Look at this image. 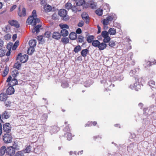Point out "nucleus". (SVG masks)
Here are the masks:
<instances>
[{"mask_svg": "<svg viewBox=\"0 0 156 156\" xmlns=\"http://www.w3.org/2000/svg\"><path fill=\"white\" fill-rule=\"evenodd\" d=\"M117 18V16L115 13L110 14L108 16L102 20V23L105 27H107V25L112 22L113 20H115Z\"/></svg>", "mask_w": 156, "mask_h": 156, "instance_id": "f257e3e1", "label": "nucleus"}, {"mask_svg": "<svg viewBox=\"0 0 156 156\" xmlns=\"http://www.w3.org/2000/svg\"><path fill=\"white\" fill-rule=\"evenodd\" d=\"M65 8L68 10L71 9L73 12H76L77 11H80V10L76 7L75 3H74L73 5H72L71 3L67 2L65 4Z\"/></svg>", "mask_w": 156, "mask_h": 156, "instance_id": "f03ea898", "label": "nucleus"}, {"mask_svg": "<svg viewBox=\"0 0 156 156\" xmlns=\"http://www.w3.org/2000/svg\"><path fill=\"white\" fill-rule=\"evenodd\" d=\"M136 80V82L133 84H131L129 86L130 88L136 91H138L140 89L141 85L139 84V83L138 82L139 80H141V79L139 78L136 79V78L135 79Z\"/></svg>", "mask_w": 156, "mask_h": 156, "instance_id": "7ed1b4c3", "label": "nucleus"}, {"mask_svg": "<svg viewBox=\"0 0 156 156\" xmlns=\"http://www.w3.org/2000/svg\"><path fill=\"white\" fill-rule=\"evenodd\" d=\"M22 55L21 53L19 54L16 57V60H19L20 62L24 63L27 61L28 57L27 55L25 54L23 55Z\"/></svg>", "mask_w": 156, "mask_h": 156, "instance_id": "20e7f679", "label": "nucleus"}, {"mask_svg": "<svg viewBox=\"0 0 156 156\" xmlns=\"http://www.w3.org/2000/svg\"><path fill=\"white\" fill-rule=\"evenodd\" d=\"M67 11L64 9H61L58 11V14L61 17L63 18V20H68V17L67 15Z\"/></svg>", "mask_w": 156, "mask_h": 156, "instance_id": "39448f33", "label": "nucleus"}, {"mask_svg": "<svg viewBox=\"0 0 156 156\" xmlns=\"http://www.w3.org/2000/svg\"><path fill=\"white\" fill-rule=\"evenodd\" d=\"M3 140L6 143H9L12 141V137L11 134L9 133L5 134L3 136Z\"/></svg>", "mask_w": 156, "mask_h": 156, "instance_id": "423d86ee", "label": "nucleus"}, {"mask_svg": "<svg viewBox=\"0 0 156 156\" xmlns=\"http://www.w3.org/2000/svg\"><path fill=\"white\" fill-rule=\"evenodd\" d=\"M109 33L106 31H104L102 32L101 36L104 38L103 41L104 42H108L111 39L110 37L108 36Z\"/></svg>", "mask_w": 156, "mask_h": 156, "instance_id": "0eeeda50", "label": "nucleus"}, {"mask_svg": "<svg viewBox=\"0 0 156 156\" xmlns=\"http://www.w3.org/2000/svg\"><path fill=\"white\" fill-rule=\"evenodd\" d=\"M15 153V149L12 147H9L6 149V154L10 155L13 156Z\"/></svg>", "mask_w": 156, "mask_h": 156, "instance_id": "6e6552de", "label": "nucleus"}, {"mask_svg": "<svg viewBox=\"0 0 156 156\" xmlns=\"http://www.w3.org/2000/svg\"><path fill=\"white\" fill-rule=\"evenodd\" d=\"M11 129V127L10 126V123H6L3 125V130L6 132L9 133L10 132Z\"/></svg>", "mask_w": 156, "mask_h": 156, "instance_id": "1a4fd4ad", "label": "nucleus"}, {"mask_svg": "<svg viewBox=\"0 0 156 156\" xmlns=\"http://www.w3.org/2000/svg\"><path fill=\"white\" fill-rule=\"evenodd\" d=\"M21 5L19 7V11L18 12V15L20 17L24 16L26 15V10L25 8L23 7L22 8V11H21L20 8Z\"/></svg>", "mask_w": 156, "mask_h": 156, "instance_id": "9d476101", "label": "nucleus"}, {"mask_svg": "<svg viewBox=\"0 0 156 156\" xmlns=\"http://www.w3.org/2000/svg\"><path fill=\"white\" fill-rule=\"evenodd\" d=\"M9 25L12 26H14L16 28H19L20 27V25L18 22L16 20H12L9 21Z\"/></svg>", "mask_w": 156, "mask_h": 156, "instance_id": "9b49d317", "label": "nucleus"}, {"mask_svg": "<svg viewBox=\"0 0 156 156\" xmlns=\"http://www.w3.org/2000/svg\"><path fill=\"white\" fill-rule=\"evenodd\" d=\"M84 2L85 1L84 0H76V3L75 4V6L78 9L80 10V11L81 9L80 8V6L82 5Z\"/></svg>", "mask_w": 156, "mask_h": 156, "instance_id": "f8f14e48", "label": "nucleus"}, {"mask_svg": "<svg viewBox=\"0 0 156 156\" xmlns=\"http://www.w3.org/2000/svg\"><path fill=\"white\" fill-rule=\"evenodd\" d=\"M81 16L82 19L85 20L86 23L87 24L88 23L89 19L88 14L86 13L83 12L81 15Z\"/></svg>", "mask_w": 156, "mask_h": 156, "instance_id": "ddd939ff", "label": "nucleus"}, {"mask_svg": "<svg viewBox=\"0 0 156 156\" xmlns=\"http://www.w3.org/2000/svg\"><path fill=\"white\" fill-rule=\"evenodd\" d=\"M139 71L138 68H135L130 71L129 73V74L131 76H134L138 73Z\"/></svg>", "mask_w": 156, "mask_h": 156, "instance_id": "4468645a", "label": "nucleus"}, {"mask_svg": "<svg viewBox=\"0 0 156 156\" xmlns=\"http://www.w3.org/2000/svg\"><path fill=\"white\" fill-rule=\"evenodd\" d=\"M61 36V34L58 32H53L52 35V37L57 40L59 39L60 38Z\"/></svg>", "mask_w": 156, "mask_h": 156, "instance_id": "2eb2a0df", "label": "nucleus"}, {"mask_svg": "<svg viewBox=\"0 0 156 156\" xmlns=\"http://www.w3.org/2000/svg\"><path fill=\"white\" fill-rule=\"evenodd\" d=\"M9 113L6 111H5L2 114V117L3 119H7L10 117Z\"/></svg>", "mask_w": 156, "mask_h": 156, "instance_id": "dca6fc26", "label": "nucleus"}, {"mask_svg": "<svg viewBox=\"0 0 156 156\" xmlns=\"http://www.w3.org/2000/svg\"><path fill=\"white\" fill-rule=\"evenodd\" d=\"M14 92V88L12 86H9L6 90V93L8 95H11L13 94Z\"/></svg>", "mask_w": 156, "mask_h": 156, "instance_id": "f3484780", "label": "nucleus"}, {"mask_svg": "<svg viewBox=\"0 0 156 156\" xmlns=\"http://www.w3.org/2000/svg\"><path fill=\"white\" fill-rule=\"evenodd\" d=\"M59 128L56 126H54L51 128L50 133L51 134L57 133L59 130Z\"/></svg>", "mask_w": 156, "mask_h": 156, "instance_id": "a211bd4d", "label": "nucleus"}, {"mask_svg": "<svg viewBox=\"0 0 156 156\" xmlns=\"http://www.w3.org/2000/svg\"><path fill=\"white\" fill-rule=\"evenodd\" d=\"M37 42L36 40L33 39L29 41V44L30 47L34 48L36 45Z\"/></svg>", "mask_w": 156, "mask_h": 156, "instance_id": "6ab92c4d", "label": "nucleus"}, {"mask_svg": "<svg viewBox=\"0 0 156 156\" xmlns=\"http://www.w3.org/2000/svg\"><path fill=\"white\" fill-rule=\"evenodd\" d=\"M18 82L17 80L15 79V78L12 79L9 83V86H13L17 84Z\"/></svg>", "mask_w": 156, "mask_h": 156, "instance_id": "aec40b11", "label": "nucleus"}, {"mask_svg": "<svg viewBox=\"0 0 156 156\" xmlns=\"http://www.w3.org/2000/svg\"><path fill=\"white\" fill-rule=\"evenodd\" d=\"M105 42H102L100 43V44L98 46L99 49L100 50H102L105 48L107 46V45L105 43Z\"/></svg>", "mask_w": 156, "mask_h": 156, "instance_id": "412c9836", "label": "nucleus"}, {"mask_svg": "<svg viewBox=\"0 0 156 156\" xmlns=\"http://www.w3.org/2000/svg\"><path fill=\"white\" fill-rule=\"evenodd\" d=\"M77 35L76 33L74 32H71L69 35V38L72 40H74L77 38Z\"/></svg>", "mask_w": 156, "mask_h": 156, "instance_id": "4be33fe9", "label": "nucleus"}, {"mask_svg": "<svg viewBox=\"0 0 156 156\" xmlns=\"http://www.w3.org/2000/svg\"><path fill=\"white\" fill-rule=\"evenodd\" d=\"M7 95L4 93H2L0 94V100L2 101H5L7 98Z\"/></svg>", "mask_w": 156, "mask_h": 156, "instance_id": "5701e85b", "label": "nucleus"}, {"mask_svg": "<svg viewBox=\"0 0 156 156\" xmlns=\"http://www.w3.org/2000/svg\"><path fill=\"white\" fill-rule=\"evenodd\" d=\"M41 27V25H38L35 27L32 30V32L34 33L35 32L37 33H38L40 30V28Z\"/></svg>", "mask_w": 156, "mask_h": 156, "instance_id": "b1692460", "label": "nucleus"}, {"mask_svg": "<svg viewBox=\"0 0 156 156\" xmlns=\"http://www.w3.org/2000/svg\"><path fill=\"white\" fill-rule=\"evenodd\" d=\"M61 35L63 37H66L68 36L69 34L68 31L66 29H62L60 32Z\"/></svg>", "mask_w": 156, "mask_h": 156, "instance_id": "393cba45", "label": "nucleus"}, {"mask_svg": "<svg viewBox=\"0 0 156 156\" xmlns=\"http://www.w3.org/2000/svg\"><path fill=\"white\" fill-rule=\"evenodd\" d=\"M10 26L9 25H8L6 26L5 27L2 29V30L5 33H8L10 31Z\"/></svg>", "mask_w": 156, "mask_h": 156, "instance_id": "a878e982", "label": "nucleus"}, {"mask_svg": "<svg viewBox=\"0 0 156 156\" xmlns=\"http://www.w3.org/2000/svg\"><path fill=\"white\" fill-rule=\"evenodd\" d=\"M6 147L5 146H3L0 149V156H3L5 153H6Z\"/></svg>", "mask_w": 156, "mask_h": 156, "instance_id": "bb28decb", "label": "nucleus"}, {"mask_svg": "<svg viewBox=\"0 0 156 156\" xmlns=\"http://www.w3.org/2000/svg\"><path fill=\"white\" fill-rule=\"evenodd\" d=\"M89 52V51L87 49H83L81 52V55L83 57H85Z\"/></svg>", "mask_w": 156, "mask_h": 156, "instance_id": "cd10ccee", "label": "nucleus"}, {"mask_svg": "<svg viewBox=\"0 0 156 156\" xmlns=\"http://www.w3.org/2000/svg\"><path fill=\"white\" fill-rule=\"evenodd\" d=\"M48 115L47 114H44L41 118V120L42 123L45 122L47 120L48 118Z\"/></svg>", "mask_w": 156, "mask_h": 156, "instance_id": "c85d7f7f", "label": "nucleus"}, {"mask_svg": "<svg viewBox=\"0 0 156 156\" xmlns=\"http://www.w3.org/2000/svg\"><path fill=\"white\" fill-rule=\"evenodd\" d=\"M12 43H10L8 44L7 48L9 50L7 52L6 54V55L7 56H9L10 54V50L11 48V46H12Z\"/></svg>", "mask_w": 156, "mask_h": 156, "instance_id": "c756f323", "label": "nucleus"}, {"mask_svg": "<svg viewBox=\"0 0 156 156\" xmlns=\"http://www.w3.org/2000/svg\"><path fill=\"white\" fill-rule=\"evenodd\" d=\"M94 38V36L93 35H89L87 38V41L89 43L92 42Z\"/></svg>", "mask_w": 156, "mask_h": 156, "instance_id": "7c9ffc66", "label": "nucleus"}, {"mask_svg": "<svg viewBox=\"0 0 156 156\" xmlns=\"http://www.w3.org/2000/svg\"><path fill=\"white\" fill-rule=\"evenodd\" d=\"M108 32L111 35H114L115 34L116 31L115 29L111 28L109 29Z\"/></svg>", "mask_w": 156, "mask_h": 156, "instance_id": "2f4dec72", "label": "nucleus"}, {"mask_svg": "<svg viewBox=\"0 0 156 156\" xmlns=\"http://www.w3.org/2000/svg\"><path fill=\"white\" fill-rule=\"evenodd\" d=\"M40 20L39 19L37 18H34L32 20V25L35 26L37 23H39L40 22Z\"/></svg>", "mask_w": 156, "mask_h": 156, "instance_id": "473e14b6", "label": "nucleus"}, {"mask_svg": "<svg viewBox=\"0 0 156 156\" xmlns=\"http://www.w3.org/2000/svg\"><path fill=\"white\" fill-rule=\"evenodd\" d=\"M103 10H106V12H109L110 10L109 5L107 4H104L103 5Z\"/></svg>", "mask_w": 156, "mask_h": 156, "instance_id": "72a5a7b5", "label": "nucleus"}, {"mask_svg": "<svg viewBox=\"0 0 156 156\" xmlns=\"http://www.w3.org/2000/svg\"><path fill=\"white\" fill-rule=\"evenodd\" d=\"M31 147L30 146H27L26 148L23 150L21 151L23 153H28L30 152L31 151Z\"/></svg>", "mask_w": 156, "mask_h": 156, "instance_id": "f704fd0d", "label": "nucleus"}, {"mask_svg": "<svg viewBox=\"0 0 156 156\" xmlns=\"http://www.w3.org/2000/svg\"><path fill=\"white\" fill-rule=\"evenodd\" d=\"M44 9L46 12H48L51 10L52 7L48 5L47 6H45L44 7Z\"/></svg>", "mask_w": 156, "mask_h": 156, "instance_id": "c9c22d12", "label": "nucleus"}, {"mask_svg": "<svg viewBox=\"0 0 156 156\" xmlns=\"http://www.w3.org/2000/svg\"><path fill=\"white\" fill-rule=\"evenodd\" d=\"M35 51L34 48L30 47L28 48L27 50V53L29 55H32Z\"/></svg>", "mask_w": 156, "mask_h": 156, "instance_id": "e433bc0d", "label": "nucleus"}, {"mask_svg": "<svg viewBox=\"0 0 156 156\" xmlns=\"http://www.w3.org/2000/svg\"><path fill=\"white\" fill-rule=\"evenodd\" d=\"M100 42L98 40L93 41L92 42V45L94 47H98Z\"/></svg>", "mask_w": 156, "mask_h": 156, "instance_id": "4c0bfd02", "label": "nucleus"}, {"mask_svg": "<svg viewBox=\"0 0 156 156\" xmlns=\"http://www.w3.org/2000/svg\"><path fill=\"white\" fill-rule=\"evenodd\" d=\"M15 150H19L20 149V147L19 145H18L17 143L14 142V144H13L12 146H11Z\"/></svg>", "mask_w": 156, "mask_h": 156, "instance_id": "58836bf2", "label": "nucleus"}, {"mask_svg": "<svg viewBox=\"0 0 156 156\" xmlns=\"http://www.w3.org/2000/svg\"><path fill=\"white\" fill-rule=\"evenodd\" d=\"M65 132V136H66L68 133L70 132V129L68 126H66V127L63 129Z\"/></svg>", "mask_w": 156, "mask_h": 156, "instance_id": "ea45409f", "label": "nucleus"}, {"mask_svg": "<svg viewBox=\"0 0 156 156\" xmlns=\"http://www.w3.org/2000/svg\"><path fill=\"white\" fill-rule=\"evenodd\" d=\"M21 67V64L19 62H17L16 63L14 66V68H16L18 70L20 69Z\"/></svg>", "mask_w": 156, "mask_h": 156, "instance_id": "a19ab883", "label": "nucleus"}, {"mask_svg": "<svg viewBox=\"0 0 156 156\" xmlns=\"http://www.w3.org/2000/svg\"><path fill=\"white\" fill-rule=\"evenodd\" d=\"M9 69L6 67H5L2 73V76L4 77L5 76L8 74L9 72Z\"/></svg>", "mask_w": 156, "mask_h": 156, "instance_id": "79ce46f5", "label": "nucleus"}, {"mask_svg": "<svg viewBox=\"0 0 156 156\" xmlns=\"http://www.w3.org/2000/svg\"><path fill=\"white\" fill-rule=\"evenodd\" d=\"M19 73L18 70L16 69L14 70L12 72V75L14 78L16 77Z\"/></svg>", "mask_w": 156, "mask_h": 156, "instance_id": "37998d69", "label": "nucleus"}, {"mask_svg": "<svg viewBox=\"0 0 156 156\" xmlns=\"http://www.w3.org/2000/svg\"><path fill=\"white\" fill-rule=\"evenodd\" d=\"M78 41L79 42L82 43L84 41V37L83 36L80 35H79L77 38Z\"/></svg>", "mask_w": 156, "mask_h": 156, "instance_id": "c03bdc74", "label": "nucleus"}, {"mask_svg": "<svg viewBox=\"0 0 156 156\" xmlns=\"http://www.w3.org/2000/svg\"><path fill=\"white\" fill-rule=\"evenodd\" d=\"M61 41L65 44H67L69 42V40L67 37H63L61 39Z\"/></svg>", "mask_w": 156, "mask_h": 156, "instance_id": "a18cd8bd", "label": "nucleus"}, {"mask_svg": "<svg viewBox=\"0 0 156 156\" xmlns=\"http://www.w3.org/2000/svg\"><path fill=\"white\" fill-rule=\"evenodd\" d=\"M33 17H31V16L28 18L27 21V23L28 24L30 25L31 24L32 25V20H33Z\"/></svg>", "mask_w": 156, "mask_h": 156, "instance_id": "49530a36", "label": "nucleus"}, {"mask_svg": "<svg viewBox=\"0 0 156 156\" xmlns=\"http://www.w3.org/2000/svg\"><path fill=\"white\" fill-rule=\"evenodd\" d=\"M5 50L3 48L0 49V57H2L4 56L5 53Z\"/></svg>", "mask_w": 156, "mask_h": 156, "instance_id": "de8ad7c7", "label": "nucleus"}, {"mask_svg": "<svg viewBox=\"0 0 156 156\" xmlns=\"http://www.w3.org/2000/svg\"><path fill=\"white\" fill-rule=\"evenodd\" d=\"M90 7L91 8L93 9H97V4L95 2H94L90 3Z\"/></svg>", "mask_w": 156, "mask_h": 156, "instance_id": "09e8293b", "label": "nucleus"}, {"mask_svg": "<svg viewBox=\"0 0 156 156\" xmlns=\"http://www.w3.org/2000/svg\"><path fill=\"white\" fill-rule=\"evenodd\" d=\"M81 49V48L80 46L78 45L74 49V51L76 53H78L79 51H80Z\"/></svg>", "mask_w": 156, "mask_h": 156, "instance_id": "8fccbe9b", "label": "nucleus"}, {"mask_svg": "<svg viewBox=\"0 0 156 156\" xmlns=\"http://www.w3.org/2000/svg\"><path fill=\"white\" fill-rule=\"evenodd\" d=\"M102 9H98L96 10V13L99 16H101L102 15Z\"/></svg>", "mask_w": 156, "mask_h": 156, "instance_id": "3c124183", "label": "nucleus"}, {"mask_svg": "<svg viewBox=\"0 0 156 156\" xmlns=\"http://www.w3.org/2000/svg\"><path fill=\"white\" fill-rule=\"evenodd\" d=\"M11 35L9 34H7L4 36V39L6 40H9L11 38Z\"/></svg>", "mask_w": 156, "mask_h": 156, "instance_id": "603ef678", "label": "nucleus"}, {"mask_svg": "<svg viewBox=\"0 0 156 156\" xmlns=\"http://www.w3.org/2000/svg\"><path fill=\"white\" fill-rule=\"evenodd\" d=\"M65 136L67 137V140H70L72 139V134L70 132L68 133Z\"/></svg>", "mask_w": 156, "mask_h": 156, "instance_id": "864d4df0", "label": "nucleus"}, {"mask_svg": "<svg viewBox=\"0 0 156 156\" xmlns=\"http://www.w3.org/2000/svg\"><path fill=\"white\" fill-rule=\"evenodd\" d=\"M59 26L61 29L67 28L68 29L69 28V26L66 24H59Z\"/></svg>", "mask_w": 156, "mask_h": 156, "instance_id": "5fc2aeb1", "label": "nucleus"}, {"mask_svg": "<svg viewBox=\"0 0 156 156\" xmlns=\"http://www.w3.org/2000/svg\"><path fill=\"white\" fill-rule=\"evenodd\" d=\"M61 86L63 88H66L68 87L69 84L67 82H65L62 83Z\"/></svg>", "mask_w": 156, "mask_h": 156, "instance_id": "6e6d98bb", "label": "nucleus"}, {"mask_svg": "<svg viewBox=\"0 0 156 156\" xmlns=\"http://www.w3.org/2000/svg\"><path fill=\"white\" fill-rule=\"evenodd\" d=\"M15 156H24V154L21 151H19L16 153Z\"/></svg>", "mask_w": 156, "mask_h": 156, "instance_id": "4d7b16f0", "label": "nucleus"}, {"mask_svg": "<svg viewBox=\"0 0 156 156\" xmlns=\"http://www.w3.org/2000/svg\"><path fill=\"white\" fill-rule=\"evenodd\" d=\"M31 17H33V18H37V14H36V11L35 10H34L32 12V16H31Z\"/></svg>", "mask_w": 156, "mask_h": 156, "instance_id": "13d9d810", "label": "nucleus"}, {"mask_svg": "<svg viewBox=\"0 0 156 156\" xmlns=\"http://www.w3.org/2000/svg\"><path fill=\"white\" fill-rule=\"evenodd\" d=\"M109 45L110 47H113L115 45V43L113 41H110L109 43Z\"/></svg>", "mask_w": 156, "mask_h": 156, "instance_id": "bf43d9fd", "label": "nucleus"}, {"mask_svg": "<svg viewBox=\"0 0 156 156\" xmlns=\"http://www.w3.org/2000/svg\"><path fill=\"white\" fill-rule=\"evenodd\" d=\"M148 84L149 86H153L155 85V82L153 80H151L149 81Z\"/></svg>", "mask_w": 156, "mask_h": 156, "instance_id": "052dcab7", "label": "nucleus"}, {"mask_svg": "<svg viewBox=\"0 0 156 156\" xmlns=\"http://www.w3.org/2000/svg\"><path fill=\"white\" fill-rule=\"evenodd\" d=\"M44 36L47 38H48L50 36V33L48 31L46 32L44 34Z\"/></svg>", "mask_w": 156, "mask_h": 156, "instance_id": "680f3d73", "label": "nucleus"}, {"mask_svg": "<svg viewBox=\"0 0 156 156\" xmlns=\"http://www.w3.org/2000/svg\"><path fill=\"white\" fill-rule=\"evenodd\" d=\"M76 33L78 34H80L82 32V30L80 28H78L76 31Z\"/></svg>", "mask_w": 156, "mask_h": 156, "instance_id": "e2e57ef3", "label": "nucleus"}, {"mask_svg": "<svg viewBox=\"0 0 156 156\" xmlns=\"http://www.w3.org/2000/svg\"><path fill=\"white\" fill-rule=\"evenodd\" d=\"M4 44V42L3 40L0 39V48L2 47L3 45Z\"/></svg>", "mask_w": 156, "mask_h": 156, "instance_id": "0e129e2a", "label": "nucleus"}, {"mask_svg": "<svg viewBox=\"0 0 156 156\" xmlns=\"http://www.w3.org/2000/svg\"><path fill=\"white\" fill-rule=\"evenodd\" d=\"M16 6L15 5L12 6L10 9V11H12L14 9H15L16 8Z\"/></svg>", "mask_w": 156, "mask_h": 156, "instance_id": "69168bd1", "label": "nucleus"}, {"mask_svg": "<svg viewBox=\"0 0 156 156\" xmlns=\"http://www.w3.org/2000/svg\"><path fill=\"white\" fill-rule=\"evenodd\" d=\"M11 79H12V77H11V76H10L8 77V79H7V80H6V82H8L9 83V82H10V81H11V80H12Z\"/></svg>", "mask_w": 156, "mask_h": 156, "instance_id": "338daca9", "label": "nucleus"}, {"mask_svg": "<svg viewBox=\"0 0 156 156\" xmlns=\"http://www.w3.org/2000/svg\"><path fill=\"white\" fill-rule=\"evenodd\" d=\"M83 22H80L78 23V26L79 27H82L83 26Z\"/></svg>", "mask_w": 156, "mask_h": 156, "instance_id": "774afa93", "label": "nucleus"}]
</instances>
